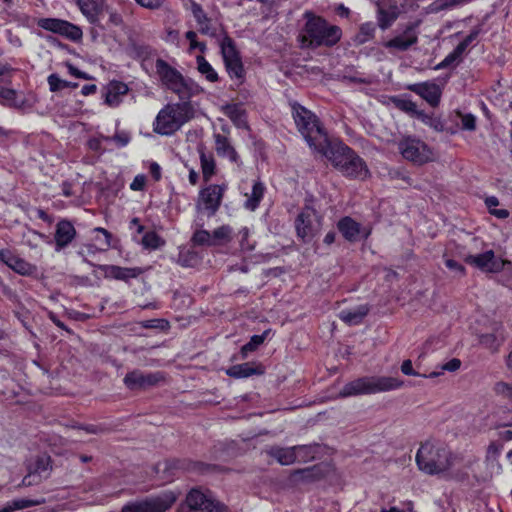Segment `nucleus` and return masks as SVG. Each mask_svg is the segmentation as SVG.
Instances as JSON below:
<instances>
[{"mask_svg": "<svg viewBox=\"0 0 512 512\" xmlns=\"http://www.w3.org/2000/svg\"><path fill=\"white\" fill-rule=\"evenodd\" d=\"M318 153L325 156L344 177L365 180L370 172L365 161L342 142H328Z\"/></svg>", "mask_w": 512, "mask_h": 512, "instance_id": "f257e3e1", "label": "nucleus"}, {"mask_svg": "<svg viewBox=\"0 0 512 512\" xmlns=\"http://www.w3.org/2000/svg\"><path fill=\"white\" fill-rule=\"evenodd\" d=\"M304 18L306 23L299 36L303 48L331 47L341 39L342 31L338 26L328 24L310 11L304 13Z\"/></svg>", "mask_w": 512, "mask_h": 512, "instance_id": "f03ea898", "label": "nucleus"}, {"mask_svg": "<svg viewBox=\"0 0 512 512\" xmlns=\"http://www.w3.org/2000/svg\"><path fill=\"white\" fill-rule=\"evenodd\" d=\"M455 456L444 445L433 442L423 443L417 451L416 463L427 474H440L454 464Z\"/></svg>", "mask_w": 512, "mask_h": 512, "instance_id": "7ed1b4c3", "label": "nucleus"}, {"mask_svg": "<svg viewBox=\"0 0 512 512\" xmlns=\"http://www.w3.org/2000/svg\"><path fill=\"white\" fill-rule=\"evenodd\" d=\"M293 118L299 132L310 148L319 152L329 142L327 135L319 124L317 117L300 104H293Z\"/></svg>", "mask_w": 512, "mask_h": 512, "instance_id": "20e7f679", "label": "nucleus"}, {"mask_svg": "<svg viewBox=\"0 0 512 512\" xmlns=\"http://www.w3.org/2000/svg\"><path fill=\"white\" fill-rule=\"evenodd\" d=\"M404 381L391 376H366L353 380L343 386L339 394L350 397L362 394H376L400 389Z\"/></svg>", "mask_w": 512, "mask_h": 512, "instance_id": "39448f33", "label": "nucleus"}, {"mask_svg": "<svg viewBox=\"0 0 512 512\" xmlns=\"http://www.w3.org/2000/svg\"><path fill=\"white\" fill-rule=\"evenodd\" d=\"M194 116L190 103H174L165 105L157 114L154 132L160 135H172Z\"/></svg>", "mask_w": 512, "mask_h": 512, "instance_id": "423d86ee", "label": "nucleus"}, {"mask_svg": "<svg viewBox=\"0 0 512 512\" xmlns=\"http://www.w3.org/2000/svg\"><path fill=\"white\" fill-rule=\"evenodd\" d=\"M156 72L162 84L181 99H189L200 92V88L193 81L185 79L183 75L170 66L163 59H157L155 63Z\"/></svg>", "mask_w": 512, "mask_h": 512, "instance_id": "0eeeda50", "label": "nucleus"}, {"mask_svg": "<svg viewBox=\"0 0 512 512\" xmlns=\"http://www.w3.org/2000/svg\"><path fill=\"white\" fill-rule=\"evenodd\" d=\"M177 498L175 492L164 491L157 496L130 501L122 507L121 512H167Z\"/></svg>", "mask_w": 512, "mask_h": 512, "instance_id": "6e6552de", "label": "nucleus"}, {"mask_svg": "<svg viewBox=\"0 0 512 512\" xmlns=\"http://www.w3.org/2000/svg\"><path fill=\"white\" fill-rule=\"evenodd\" d=\"M226 506L216 501L209 492L192 489L186 496L185 503L177 512H225Z\"/></svg>", "mask_w": 512, "mask_h": 512, "instance_id": "1a4fd4ad", "label": "nucleus"}, {"mask_svg": "<svg viewBox=\"0 0 512 512\" xmlns=\"http://www.w3.org/2000/svg\"><path fill=\"white\" fill-rule=\"evenodd\" d=\"M398 148L402 156L415 164L422 165L433 159V153L427 144L413 137L402 139Z\"/></svg>", "mask_w": 512, "mask_h": 512, "instance_id": "9d476101", "label": "nucleus"}, {"mask_svg": "<svg viewBox=\"0 0 512 512\" xmlns=\"http://www.w3.org/2000/svg\"><path fill=\"white\" fill-rule=\"evenodd\" d=\"M297 235L303 241L311 240L320 230L321 221L317 212L311 207H305L295 221Z\"/></svg>", "mask_w": 512, "mask_h": 512, "instance_id": "9b49d317", "label": "nucleus"}, {"mask_svg": "<svg viewBox=\"0 0 512 512\" xmlns=\"http://www.w3.org/2000/svg\"><path fill=\"white\" fill-rule=\"evenodd\" d=\"M37 25L47 31L59 34L66 37L71 41H79L83 37L81 28L66 20L57 18H40L37 20Z\"/></svg>", "mask_w": 512, "mask_h": 512, "instance_id": "f8f14e48", "label": "nucleus"}, {"mask_svg": "<svg viewBox=\"0 0 512 512\" xmlns=\"http://www.w3.org/2000/svg\"><path fill=\"white\" fill-rule=\"evenodd\" d=\"M419 25L420 21L409 23L402 33L386 41L383 44L384 47L387 48L391 53L404 52L409 50L418 42L417 28Z\"/></svg>", "mask_w": 512, "mask_h": 512, "instance_id": "ddd939ff", "label": "nucleus"}, {"mask_svg": "<svg viewBox=\"0 0 512 512\" xmlns=\"http://www.w3.org/2000/svg\"><path fill=\"white\" fill-rule=\"evenodd\" d=\"M224 194V188L219 185H210L202 189L196 203L199 212H206L212 216L218 210Z\"/></svg>", "mask_w": 512, "mask_h": 512, "instance_id": "4468645a", "label": "nucleus"}, {"mask_svg": "<svg viewBox=\"0 0 512 512\" xmlns=\"http://www.w3.org/2000/svg\"><path fill=\"white\" fill-rule=\"evenodd\" d=\"M163 380L160 372L144 373L140 370H134L126 374L123 381L130 390L147 389L156 386Z\"/></svg>", "mask_w": 512, "mask_h": 512, "instance_id": "2eb2a0df", "label": "nucleus"}, {"mask_svg": "<svg viewBox=\"0 0 512 512\" xmlns=\"http://www.w3.org/2000/svg\"><path fill=\"white\" fill-rule=\"evenodd\" d=\"M465 261L485 272H499L504 267V261L497 259L492 250L482 254L468 255Z\"/></svg>", "mask_w": 512, "mask_h": 512, "instance_id": "dca6fc26", "label": "nucleus"}, {"mask_svg": "<svg viewBox=\"0 0 512 512\" xmlns=\"http://www.w3.org/2000/svg\"><path fill=\"white\" fill-rule=\"evenodd\" d=\"M0 261L22 276H29L36 270L33 264L13 254V252L8 249L0 250Z\"/></svg>", "mask_w": 512, "mask_h": 512, "instance_id": "f3484780", "label": "nucleus"}, {"mask_svg": "<svg viewBox=\"0 0 512 512\" xmlns=\"http://www.w3.org/2000/svg\"><path fill=\"white\" fill-rule=\"evenodd\" d=\"M478 339L484 348L493 353L497 352L506 339L503 325L496 324L491 333L480 334Z\"/></svg>", "mask_w": 512, "mask_h": 512, "instance_id": "a211bd4d", "label": "nucleus"}, {"mask_svg": "<svg viewBox=\"0 0 512 512\" xmlns=\"http://www.w3.org/2000/svg\"><path fill=\"white\" fill-rule=\"evenodd\" d=\"M76 236V230L72 223L67 220H61L56 225L55 230V244L56 251H60L69 245Z\"/></svg>", "mask_w": 512, "mask_h": 512, "instance_id": "6ab92c4d", "label": "nucleus"}, {"mask_svg": "<svg viewBox=\"0 0 512 512\" xmlns=\"http://www.w3.org/2000/svg\"><path fill=\"white\" fill-rule=\"evenodd\" d=\"M104 3L105 0H77V5L81 13L91 24L99 23L100 15L104 9Z\"/></svg>", "mask_w": 512, "mask_h": 512, "instance_id": "aec40b11", "label": "nucleus"}, {"mask_svg": "<svg viewBox=\"0 0 512 512\" xmlns=\"http://www.w3.org/2000/svg\"><path fill=\"white\" fill-rule=\"evenodd\" d=\"M409 90L420 95L432 106L438 105L441 97V90L439 86L434 83L425 82L413 84L409 86Z\"/></svg>", "mask_w": 512, "mask_h": 512, "instance_id": "412c9836", "label": "nucleus"}, {"mask_svg": "<svg viewBox=\"0 0 512 512\" xmlns=\"http://www.w3.org/2000/svg\"><path fill=\"white\" fill-rule=\"evenodd\" d=\"M50 469V458L45 456L39 457L36 461L34 471L24 477L22 485L31 486L39 483L43 478L48 477Z\"/></svg>", "mask_w": 512, "mask_h": 512, "instance_id": "4be33fe9", "label": "nucleus"}, {"mask_svg": "<svg viewBox=\"0 0 512 512\" xmlns=\"http://www.w3.org/2000/svg\"><path fill=\"white\" fill-rule=\"evenodd\" d=\"M103 271L106 278H112L116 280L127 281L132 278L138 277L142 270L137 267H120L116 265H105Z\"/></svg>", "mask_w": 512, "mask_h": 512, "instance_id": "5701e85b", "label": "nucleus"}, {"mask_svg": "<svg viewBox=\"0 0 512 512\" xmlns=\"http://www.w3.org/2000/svg\"><path fill=\"white\" fill-rule=\"evenodd\" d=\"M337 227L342 236L349 242H355L360 237V224L350 217H344L339 220Z\"/></svg>", "mask_w": 512, "mask_h": 512, "instance_id": "b1692460", "label": "nucleus"}, {"mask_svg": "<svg viewBox=\"0 0 512 512\" xmlns=\"http://www.w3.org/2000/svg\"><path fill=\"white\" fill-rule=\"evenodd\" d=\"M128 92V86L120 81H112L107 86L105 103L115 107L121 102V97Z\"/></svg>", "mask_w": 512, "mask_h": 512, "instance_id": "393cba45", "label": "nucleus"}, {"mask_svg": "<svg viewBox=\"0 0 512 512\" xmlns=\"http://www.w3.org/2000/svg\"><path fill=\"white\" fill-rule=\"evenodd\" d=\"M267 454L273 457L281 465H290L297 460V452L294 447H271L267 450Z\"/></svg>", "mask_w": 512, "mask_h": 512, "instance_id": "a878e982", "label": "nucleus"}, {"mask_svg": "<svg viewBox=\"0 0 512 512\" xmlns=\"http://www.w3.org/2000/svg\"><path fill=\"white\" fill-rule=\"evenodd\" d=\"M368 312L369 307L367 305H360L353 309L342 310L339 313V318L349 325H357L362 322Z\"/></svg>", "mask_w": 512, "mask_h": 512, "instance_id": "bb28decb", "label": "nucleus"}, {"mask_svg": "<svg viewBox=\"0 0 512 512\" xmlns=\"http://www.w3.org/2000/svg\"><path fill=\"white\" fill-rule=\"evenodd\" d=\"M215 149L219 156L226 157L232 162H237L239 159L237 152L231 146L227 137L221 134L215 135Z\"/></svg>", "mask_w": 512, "mask_h": 512, "instance_id": "cd10ccee", "label": "nucleus"}, {"mask_svg": "<svg viewBox=\"0 0 512 512\" xmlns=\"http://www.w3.org/2000/svg\"><path fill=\"white\" fill-rule=\"evenodd\" d=\"M191 9L193 16L198 23L200 33L208 36H214L215 30L211 27L210 19L207 17L202 7L194 2L192 3Z\"/></svg>", "mask_w": 512, "mask_h": 512, "instance_id": "c85d7f7f", "label": "nucleus"}, {"mask_svg": "<svg viewBox=\"0 0 512 512\" xmlns=\"http://www.w3.org/2000/svg\"><path fill=\"white\" fill-rule=\"evenodd\" d=\"M397 18L398 9L396 6H390L388 8H384L380 5L378 6L377 20L378 26L382 30H386L387 28H389Z\"/></svg>", "mask_w": 512, "mask_h": 512, "instance_id": "c756f323", "label": "nucleus"}, {"mask_svg": "<svg viewBox=\"0 0 512 512\" xmlns=\"http://www.w3.org/2000/svg\"><path fill=\"white\" fill-rule=\"evenodd\" d=\"M264 191V184L260 181H256L252 186L251 193L246 194L247 200L245 202V207L254 211L259 206V203L263 198Z\"/></svg>", "mask_w": 512, "mask_h": 512, "instance_id": "7c9ffc66", "label": "nucleus"}, {"mask_svg": "<svg viewBox=\"0 0 512 512\" xmlns=\"http://www.w3.org/2000/svg\"><path fill=\"white\" fill-rule=\"evenodd\" d=\"M261 373L258 371L256 367H254L251 363H242L238 365H234L227 369L226 374L234 377V378H247L254 374Z\"/></svg>", "mask_w": 512, "mask_h": 512, "instance_id": "2f4dec72", "label": "nucleus"}, {"mask_svg": "<svg viewBox=\"0 0 512 512\" xmlns=\"http://www.w3.org/2000/svg\"><path fill=\"white\" fill-rule=\"evenodd\" d=\"M200 152L202 174L205 181H209L215 172V161L212 155H207L203 149Z\"/></svg>", "mask_w": 512, "mask_h": 512, "instance_id": "473e14b6", "label": "nucleus"}, {"mask_svg": "<svg viewBox=\"0 0 512 512\" xmlns=\"http://www.w3.org/2000/svg\"><path fill=\"white\" fill-rule=\"evenodd\" d=\"M196 62L198 71L204 75L208 81L216 82L218 80L217 72L203 56L198 55Z\"/></svg>", "mask_w": 512, "mask_h": 512, "instance_id": "72a5a7b5", "label": "nucleus"}, {"mask_svg": "<svg viewBox=\"0 0 512 512\" xmlns=\"http://www.w3.org/2000/svg\"><path fill=\"white\" fill-rule=\"evenodd\" d=\"M232 228L228 225H223L216 228L212 233V245H222L228 243L231 240Z\"/></svg>", "mask_w": 512, "mask_h": 512, "instance_id": "f704fd0d", "label": "nucleus"}, {"mask_svg": "<svg viewBox=\"0 0 512 512\" xmlns=\"http://www.w3.org/2000/svg\"><path fill=\"white\" fill-rule=\"evenodd\" d=\"M221 53L224 63L240 58L238 51L231 38L225 37L221 42Z\"/></svg>", "mask_w": 512, "mask_h": 512, "instance_id": "c9c22d12", "label": "nucleus"}, {"mask_svg": "<svg viewBox=\"0 0 512 512\" xmlns=\"http://www.w3.org/2000/svg\"><path fill=\"white\" fill-rule=\"evenodd\" d=\"M226 70L231 78H235L240 82L244 78V67L241 57L231 61L225 62Z\"/></svg>", "mask_w": 512, "mask_h": 512, "instance_id": "e433bc0d", "label": "nucleus"}, {"mask_svg": "<svg viewBox=\"0 0 512 512\" xmlns=\"http://www.w3.org/2000/svg\"><path fill=\"white\" fill-rule=\"evenodd\" d=\"M316 445H299L294 446L295 451L297 452V460L301 462H308L315 458V454L317 452Z\"/></svg>", "mask_w": 512, "mask_h": 512, "instance_id": "4c0bfd02", "label": "nucleus"}, {"mask_svg": "<svg viewBox=\"0 0 512 512\" xmlns=\"http://www.w3.org/2000/svg\"><path fill=\"white\" fill-rule=\"evenodd\" d=\"M460 366H461V361L457 358H453V359L449 360L448 362L442 364L440 367V369H441L440 371H433L428 375H423V377L435 378V377L440 376L444 371L455 372L460 368Z\"/></svg>", "mask_w": 512, "mask_h": 512, "instance_id": "58836bf2", "label": "nucleus"}, {"mask_svg": "<svg viewBox=\"0 0 512 512\" xmlns=\"http://www.w3.org/2000/svg\"><path fill=\"white\" fill-rule=\"evenodd\" d=\"M374 32L375 27L372 23H364L361 25L355 40L358 44H364L374 36Z\"/></svg>", "mask_w": 512, "mask_h": 512, "instance_id": "ea45409f", "label": "nucleus"}, {"mask_svg": "<svg viewBox=\"0 0 512 512\" xmlns=\"http://www.w3.org/2000/svg\"><path fill=\"white\" fill-rule=\"evenodd\" d=\"M47 81L52 92L59 91L66 87H77L76 83L72 84L68 81L62 80L57 74L49 75Z\"/></svg>", "mask_w": 512, "mask_h": 512, "instance_id": "a19ab883", "label": "nucleus"}, {"mask_svg": "<svg viewBox=\"0 0 512 512\" xmlns=\"http://www.w3.org/2000/svg\"><path fill=\"white\" fill-rule=\"evenodd\" d=\"M142 244L145 248L157 249L164 244V241L155 232H148L143 236Z\"/></svg>", "mask_w": 512, "mask_h": 512, "instance_id": "79ce46f5", "label": "nucleus"}, {"mask_svg": "<svg viewBox=\"0 0 512 512\" xmlns=\"http://www.w3.org/2000/svg\"><path fill=\"white\" fill-rule=\"evenodd\" d=\"M43 502H44L43 500L18 499V500H13L11 502H8L7 506H8L9 512H13L15 510H20V509H24L27 507L39 505Z\"/></svg>", "mask_w": 512, "mask_h": 512, "instance_id": "37998d69", "label": "nucleus"}, {"mask_svg": "<svg viewBox=\"0 0 512 512\" xmlns=\"http://www.w3.org/2000/svg\"><path fill=\"white\" fill-rule=\"evenodd\" d=\"M192 241L196 245H207V246H213L212 245V237L211 233L207 230H197L192 237Z\"/></svg>", "mask_w": 512, "mask_h": 512, "instance_id": "c03bdc74", "label": "nucleus"}, {"mask_svg": "<svg viewBox=\"0 0 512 512\" xmlns=\"http://www.w3.org/2000/svg\"><path fill=\"white\" fill-rule=\"evenodd\" d=\"M393 103L396 105L397 108H399L400 110H402L404 112H407L410 114L417 113V105L409 99L394 98Z\"/></svg>", "mask_w": 512, "mask_h": 512, "instance_id": "a18cd8bd", "label": "nucleus"}, {"mask_svg": "<svg viewBox=\"0 0 512 512\" xmlns=\"http://www.w3.org/2000/svg\"><path fill=\"white\" fill-rule=\"evenodd\" d=\"M480 32H481L480 26H477V27L473 28L471 30V32L469 33V35H467L463 39V41H461L457 45V52H464L467 49V47L478 37Z\"/></svg>", "mask_w": 512, "mask_h": 512, "instance_id": "49530a36", "label": "nucleus"}, {"mask_svg": "<svg viewBox=\"0 0 512 512\" xmlns=\"http://www.w3.org/2000/svg\"><path fill=\"white\" fill-rule=\"evenodd\" d=\"M494 392L506 399H512V386L506 382H497L494 385Z\"/></svg>", "mask_w": 512, "mask_h": 512, "instance_id": "de8ad7c7", "label": "nucleus"}, {"mask_svg": "<svg viewBox=\"0 0 512 512\" xmlns=\"http://www.w3.org/2000/svg\"><path fill=\"white\" fill-rule=\"evenodd\" d=\"M458 114L461 118V126L464 130L474 131L476 129V117L473 114Z\"/></svg>", "mask_w": 512, "mask_h": 512, "instance_id": "09e8293b", "label": "nucleus"}, {"mask_svg": "<svg viewBox=\"0 0 512 512\" xmlns=\"http://www.w3.org/2000/svg\"><path fill=\"white\" fill-rule=\"evenodd\" d=\"M265 334L262 335H254L251 340L242 347V353L246 354L247 352L254 351L259 345L264 342Z\"/></svg>", "mask_w": 512, "mask_h": 512, "instance_id": "8fccbe9b", "label": "nucleus"}, {"mask_svg": "<svg viewBox=\"0 0 512 512\" xmlns=\"http://www.w3.org/2000/svg\"><path fill=\"white\" fill-rule=\"evenodd\" d=\"M463 52H457V47L453 52L448 54L440 63L435 66L436 70L444 69L451 64H453L462 54Z\"/></svg>", "mask_w": 512, "mask_h": 512, "instance_id": "3c124183", "label": "nucleus"}, {"mask_svg": "<svg viewBox=\"0 0 512 512\" xmlns=\"http://www.w3.org/2000/svg\"><path fill=\"white\" fill-rule=\"evenodd\" d=\"M197 34L194 31H188L186 33V38L190 42V50L199 49L201 52L206 50V45L203 42H198L196 40Z\"/></svg>", "mask_w": 512, "mask_h": 512, "instance_id": "603ef678", "label": "nucleus"}, {"mask_svg": "<svg viewBox=\"0 0 512 512\" xmlns=\"http://www.w3.org/2000/svg\"><path fill=\"white\" fill-rule=\"evenodd\" d=\"M240 236V245L243 250L251 251L254 248V244L249 243V230L248 228H243L239 232Z\"/></svg>", "mask_w": 512, "mask_h": 512, "instance_id": "864d4df0", "label": "nucleus"}, {"mask_svg": "<svg viewBox=\"0 0 512 512\" xmlns=\"http://www.w3.org/2000/svg\"><path fill=\"white\" fill-rule=\"evenodd\" d=\"M137 4L140 6L150 9L156 10L162 7L164 0H135Z\"/></svg>", "mask_w": 512, "mask_h": 512, "instance_id": "5fc2aeb1", "label": "nucleus"}, {"mask_svg": "<svg viewBox=\"0 0 512 512\" xmlns=\"http://www.w3.org/2000/svg\"><path fill=\"white\" fill-rule=\"evenodd\" d=\"M146 184V177L144 175H137L132 183L130 184V188L133 191H141L144 189Z\"/></svg>", "mask_w": 512, "mask_h": 512, "instance_id": "6e6d98bb", "label": "nucleus"}, {"mask_svg": "<svg viewBox=\"0 0 512 512\" xmlns=\"http://www.w3.org/2000/svg\"><path fill=\"white\" fill-rule=\"evenodd\" d=\"M401 372L405 375H409V376H422L424 374H419L418 372H416L413 367H412V361L411 360H405L403 361L402 365H401Z\"/></svg>", "mask_w": 512, "mask_h": 512, "instance_id": "4d7b16f0", "label": "nucleus"}, {"mask_svg": "<svg viewBox=\"0 0 512 512\" xmlns=\"http://www.w3.org/2000/svg\"><path fill=\"white\" fill-rule=\"evenodd\" d=\"M15 91L12 89H2L0 91V101L3 104H9L15 99Z\"/></svg>", "mask_w": 512, "mask_h": 512, "instance_id": "13d9d810", "label": "nucleus"}, {"mask_svg": "<svg viewBox=\"0 0 512 512\" xmlns=\"http://www.w3.org/2000/svg\"><path fill=\"white\" fill-rule=\"evenodd\" d=\"M445 265L449 270L454 271L458 274L462 275L465 273V268L460 263L453 259H446Z\"/></svg>", "mask_w": 512, "mask_h": 512, "instance_id": "bf43d9fd", "label": "nucleus"}, {"mask_svg": "<svg viewBox=\"0 0 512 512\" xmlns=\"http://www.w3.org/2000/svg\"><path fill=\"white\" fill-rule=\"evenodd\" d=\"M112 141L116 142V144L119 146V147H124L126 146L129 141H130V137L128 134L126 133H121V134H116L114 135L112 138H111Z\"/></svg>", "mask_w": 512, "mask_h": 512, "instance_id": "052dcab7", "label": "nucleus"}, {"mask_svg": "<svg viewBox=\"0 0 512 512\" xmlns=\"http://www.w3.org/2000/svg\"><path fill=\"white\" fill-rule=\"evenodd\" d=\"M467 2V0H438L439 7L442 9L454 7Z\"/></svg>", "mask_w": 512, "mask_h": 512, "instance_id": "680f3d73", "label": "nucleus"}, {"mask_svg": "<svg viewBox=\"0 0 512 512\" xmlns=\"http://www.w3.org/2000/svg\"><path fill=\"white\" fill-rule=\"evenodd\" d=\"M501 450V446L496 442H492L489 444L487 448V456L490 458H496Z\"/></svg>", "mask_w": 512, "mask_h": 512, "instance_id": "e2e57ef3", "label": "nucleus"}, {"mask_svg": "<svg viewBox=\"0 0 512 512\" xmlns=\"http://www.w3.org/2000/svg\"><path fill=\"white\" fill-rule=\"evenodd\" d=\"M67 67H68V71L69 73L74 76V77H77V78H82V79H88V76L86 75V73L84 72H81L80 70H78L75 66H73L72 64H67Z\"/></svg>", "mask_w": 512, "mask_h": 512, "instance_id": "0e129e2a", "label": "nucleus"}, {"mask_svg": "<svg viewBox=\"0 0 512 512\" xmlns=\"http://www.w3.org/2000/svg\"><path fill=\"white\" fill-rule=\"evenodd\" d=\"M490 214L494 215L499 219H505L509 216V211L506 209H497L496 207L491 209Z\"/></svg>", "mask_w": 512, "mask_h": 512, "instance_id": "69168bd1", "label": "nucleus"}, {"mask_svg": "<svg viewBox=\"0 0 512 512\" xmlns=\"http://www.w3.org/2000/svg\"><path fill=\"white\" fill-rule=\"evenodd\" d=\"M78 428L84 430L88 434H97L102 430L100 427L95 425H82L78 426Z\"/></svg>", "mask_w": 512, "mask_h": 512, "instance_id": "338daca9", "label": "nucleus"}, {"mask_svg": "<svg viewBox=\"0 0 512 512\" xmlns=\"http://www.w3.org/2000/svg\"><path fill=\"white\" fill-rule=\"evenodd\" d=\"M485 204L490 211L491 209L497 207L499 205V200L495 196L487 197L485 200Z\"/></svg>", "mask_w": 512, "mask_h": 512, "instance_id": "774afa93", "label": "nucleus"}]
</instances>
